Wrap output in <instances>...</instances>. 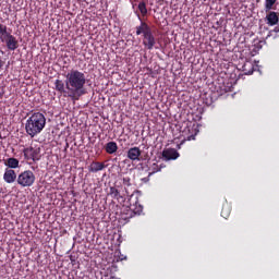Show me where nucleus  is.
<instances>
[{"label": "nucleus", "mask_w": 279, "mask_h": 279, "mask_svg": "<svg viewBox=\"0 0 279 279\" xmlns=\"http://www.w3.org/2000/svg\"><path fill=\"white\" fill-rule=\"evenodd\" d=\"M109 279H121V278H118L117 276H110Z\"/></svg>", "instance_id": "bb28decb"}, {"label": "nucleus", "mask_w": 279, "mask_h": 279, "mask_svg": "<svg viewBox=\"0 0 279 279\" xmlns=\"http://www.w3.org/2000/svg\"><path fill=\"white\" fill-rule=\"evenodd\" d=\"M138 11L145 17L148 14L147 4L146 2L142 1L138 3Z\"/></svg>", "instance_id": "412c9836"}, {"label": "nucleus", "mask_w": 279, "mask_h": 279, "mask_svg": "<svg viewBox=\"0 0 279 279\" xmlns=\"http://www.w3.org/2000/svg\"><path fill=\"white\" fill-rule=\"evenodd\" d=\"M118 149H119V146L114 141L107 142L105 146V150L107 154H116Z\"/></svg>", "instance_id": "dca6fc26"}, {"label": "nucleus", "mask_w": 279, "mask_h": 279, "mask_svg": "<svg viewBox=\"0 0 279 279\" xmlns=\"http://www.w3.org/2000/svg\"><path fill=\"white\" fill-rule=\"evenodd\" d=\"M136 35H142L143 47L149 51L157 45V38L154 35L151 26L146 22L141 21V25L136 26Z\"/></svg>", "instance_id": "f03ea898"}, {"label": "nucleus", "mask_w": 279, "mask_h": 279, "mask_svg": "<svg viewBox=\"0 0 279 279\" xmlns=\"http://www.w3.org/2000/svg\"><path fill=\"white\" fill-rule=\"evenodd\" d=\"M266 21H267V24L270 25L271 27L277 25L278 22H279L278 13L277 12H269V13H267Z\"/></svg>", "instance_id": "2eb2a0df"}, {"label": "nucleus", "mask_w": 279, "mask_h": 279, "mask_svg": "<svg viewBox=\"0 0 279 279\" xmlns=\"http://www.w3.org/2000/svg\"><path fill=\"white\" fill-rule=\"evenodd\" d=\"M277 0H266L265 10L271 11L272 7L276 4Z\"/></svg>", "instance_id": "4be33fe9"}, {"label": "nucleus", "mask_w": 279, "mask_h": 279, "mask_svg": "<svg viewBox=\"0 0 279 279\" xmlns=\"http://www.w3.org/2000/svg\"><path fill=\"white\" fill-rule=\"evenodd\" d=\"M23 154L27 165H34L36 162V148L34 146L24 148Z\"/></svg>", "instance_id": "0eeeda50"}, {"label": "nucleus", "mask_w": 279, "mask_h": 279, "mask_svg": "<svg viewBox=\"0 0 279 279\" xmlns=\"http://www.w3.org/2000/svg\"><path fill=\"white\" fill-rule=\"evenodd\" d=\"M20 161L19 159L11 157L7 160H4V166L9 167V169H19Z\"/></svg>", "instance_id": "f3484780"}, {"label": "nucleus", "mask_w": 279, "mask_h": 279, "mask_svg": "<svg viewBox=\"0 0 279 279\" xmlns=\"http://www.w3.org/2000/svg\"><path fill=\"white\" fill-rule=\"evenodd\" d=\"M26 134L34 138L36 136V113H33L32 117L26 121L25 125Z\"/></svg>", "instance_id": "423d86ee"}, {"label": "nucleus", "mask_w": 279, "mask_h": 279, "mask_svg": "<svg viewBox=\"0 0 279 279\" xmlns=\"http://www.w3.org/2000/svg\"><path fill=\"white\" fill-rule=\"evenodd\" d=\"M3 138V136H1V133H0V140Z\"/></svg>", "instance_id": "c85d7f7f"}, {"label": "nucleus", "mask_w": 279, "mask_h": 279, "mask_svg": "<svg viewBox=\"0 0 279 279\" xmlns=\"http://www.w3.org/2000/svg\"><path fill=\"white\" fill-rule=\"evenodd\" d=\"M162 157L166 160H175V159H178V157H180V154L178 153V150L175 148H165L162 150Z\"/></svg>", "instance_id": "6e6552de"}, {"label": "nucleus", "mask_w": 279, "mask_h": 279, "mask_svg": "<svg viewBox=\"0 0 279 279\" xmlns=\"http://www.w3.org/2000/svg\"><path fill=\"white\" fill-rule=\"evenodd\" d=\"M54 87L57 92H59L60 94H63V97H69L66 84L63 81H60L59 78H57V81L54 82Z\"/></svg>", "instance_id": "f8f14e48"}, {"label": "nucleus", "mask_w": 279, "mask_h": 279, "mask_svg": "<svg viewBox=\"0 0 279 279\" xmlns=\"http://www.w3.org/2000/svg\"><path fill=\"white\" fill-rule=\"evenodd\" d=\"M142 150L140 147H131L128 150V158L131 160H141Z\"/></svg>", "instance_id": "9b49d317"}, {"label": "nucleus", "mask_w": 279, "mask_h": 279, "mask_svg": "<svg viewBox=\"0 0 279 279\" xmlns=\"http://www.w3.org/2000/svg\"><path fill=\"white\" fill-rule=\"evenodd\" d=\"M144 207L138 201V197H136V201L134 204H130V207L125 208L126 217L125 219H129L130 217H134L136 215H142Z\"/></svg>", "instance_id": "20e7f679"}, {"label": "nucleus", "mask_w": 279, "mask_h": 279, "mask_svg": "<svg viewBox=\"0 0 279 279\" xmlns=\"http://www.w3.org/2000/svg\"><path fill=\"white\" fill-rule=\"evenodd\" d=\"M123 185H126V186H131L132 185L130 177L123 178Z\"/></svg>", "instance_id": "5701e85b"}, {"label": "nucleus", "mask_w": 279, "mask_h": 279, "mask_svg": "<svg viewBox=\"0 0 279 279\" xmlns=\"http://www.w3.org/2000/svg\"><path fill=\"white\" fill-rule=\"evenodd\" d=\"M2 66H3V60H1L0 58V69H2Z\"/></svg>", "instance_id": "a878e982"}, {"label": "nucleus", "mask_w": 279, "mask_h": 279, "mask_svg": "<svg viewBox=\"0 0 279 279\" xmlns=\"http://www.w3.org/2000/svg\"><path fill=\"white\" fill-rule=\"evenodd\" d=\"M159 171H160V168H158V165L154 163L153 165V173H156V172H159Z\"/></svg>", "instance_id": "b1692460"}, {"label": "nucleus", "mask_w": 279, "mask_h": 279, "mask_svg": "<svg viewBox=\"0 0 279 279\" xmlns=\"http://www.w3.org/2000/svg\"><path fill=\"white\" fill-rule=\"evenodd\" d=\"M232 207L230 204L226 203L222 205L221 216L225 217V219H228V217L231 216Z\"/></svg>", "instance_id": "6ab92c4d"}, {"label": "nucleus", "mask_w": 279, "mask_h": 279, "mask_svg": "<svg viewBox=\"0 0 279 279\" xmlns=\"http://www.w3.org/2000/svg\"><path fill=\"white\" fill-rule=\"evenodd\" d=\"M107 165L104 161H92L88 167V171L92 173L101 172V170L106 169Z\"/></svg>", "instance_id": "9d476101"}, {"label": "nucleus", "mask_w": 279, "mask_h": 279, "mask_svg": "<svg viewBox=\"0 0 279 279\" xmlns=\"http://www.w3.org/2000/svg\"><path fill=\"white\" fill-rule=\"evenodd\" d=\"M35 180L36 177L34 175V172L27 170L19 174L17 184H20V186H32Z\"/></svg>", "instance_id": "7ed1b4c3"}, {"label": "nucleus", "mask_w": 279, "mask_h": 279, "mask_svg": "<svg viewBox=\"0 0 279 279\" xmlns=\"http://www.w3.org/2000/svg\"><path fill=\"white\" fill-rule=\"evenodd\" d=\"M10 34L11 33L8 31V26L0 23V40H3Z\"/></svg>", "instance_id": "aec40b11"}, {"label": "nucleus", "mask_w": 279, "mask_h": 279, "mask_svg": "<svg viewBox=\"0 0 279 279\" xmlns=\"http://www.w3.org/2000/svg\"><path fill=\"white\" fill-rule=\"evenodd\" d=\"M45 126H46V117H44L43 113H37L36 114V130H37V133H40V131H43Z\"/></svg>", "instance_id": "4468645a"}, {"label": "nucleus", "mask_w": 279, "mask_h": 279, "mask_svg": "<svg viewBox=\"0 0 279 279\" xmlns=\"http://www.w3.org/2000/svg\"><path fill=\"white\" fill-rule=\"evenodd\" d=\"M138 19H140V21H142L140 15H138Z\"/></svg>", "instance_id": "c756f323"}, {"label": "nucleus", "mask_w": 279, "mask_h": 279, "mask_svg": "<svg viewBox=\"0 0 279 279\" xmlns=\"http://www.w3.org/2000/svg\"><path fill=\"white\" fill-rule=\"evenodd\" d=\"M275 32H276V33L279 32V27H278V26L275 27Z\"/></svg>", "instance_id": "cd10ccee"}, {"label": "nucleus", "mask_w": 279, "mask_h": 279, "mask_svg": "<svg viewBox=\"0 0 279 279\" xmlns=\"http://www.w3.org/2000/svg\"><path fill=\"white\" fill-rule=\"evenodd\" d=\"M108 195L111 196V198L117 199L118 202H125V197L121 196L120 191L116 186L109 187Z\"/></svg>", "instance_id": "ddd939ff"}, {"label": "nucleus", "mask_w": 279, "mask_h": 279, "mask_svg": "<svg viewBox=\"0 0 279 279\" xmlns=\"http://www.w3.org/2000/svg\"><path fill=\"white\" fill-rule=\"evenodd\" d=\"M186 140L187 141H194L195 140V135L194 134L187 135Z\"/></svg>", "instance_id": "393cba45"}, {"label": "nucleus", "mask_w": 279, "mask_h": 279, "mask_svg": "<svg viewBox=\"0 0 279 279\" xmlns=\"http://www.w3.org/2000/svg\"><path fill=\"white\" fill-rule=\"evenodd\" d=\"M3 180L7 184H13V182H16V171L7 168L4 170Z\"/></svg>", "instance_id": "1a4fd4ad"}, {"label": "nucleus", "mask_w": 279, "mask_h": 279, "mask_svg": "<svg viewBox=\"0 0 279 279\" xmlns=\"http://www.w3.org/2000/svg\"><path fill=\"white\" fill-rule=\"evenodd\" d=\"M242 71L245 75H251L255 71V65L252 61L244 62V65L242 66Z\"/></svg>", "instance_id": "a211bd4d"}, {"label": "nucleus", "mask_w": 279, "mask_h": 279, "mask_svg": "<svg viewBox=\"0 0 279 279\" xmlns=\"http://www.w3.org/2000/svg\"><path fill=\"white\" fill-rule=\"evenodd\" d=\"M1 43H5L7 49H9V51H16V49H19V40L16 37H14V35H12V33L1 39Z\"/></svg>", "instance_id": "39448f33"}, {"label": "nucleus", "mask_w": 279, "mask_h": 279, "mask_svg": "<svg viewBox=\"0 0 279 279\" xmlns=\"http://www.w3.org/2000/svg\"><path fill=\"white\" fill-rule=\"evenodd\" d=\"M86 74L78 69H71L65 75V88L72 101H77L86 94Z\"/></svg>", "instance_id": "f257e3e1"}]
</instances>
